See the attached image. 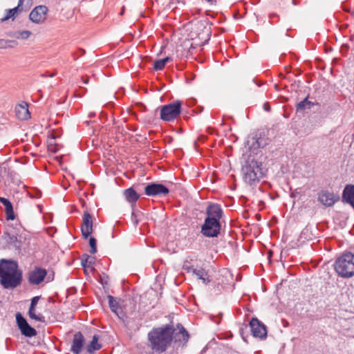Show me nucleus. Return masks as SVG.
<instances>
[{
	"label": "nucleus",
	"mask_w": 354,
	"mask_h": 354,
	"mask_svg": "<svg viewBox=\"0 0 354 354\" xmlns=\"http://www.w3.org/2000/svg\"><path fill=\"white\" fill-rule=\"evenodd\" d=\"M23 271L16 260L0 259V284L6 290H14L21 285Z\"/></svg>",
	"instance_id": "obj_1"
},
{
	"label": "nucleus",
	"mask_w": 354,
	"mask_h": 354,
	"mask_svg": "<svg viewBox=\"0 0 354 354\" xmlns=\"http://www.w3.org/2000/svg\"><path fill=\"white\" fill-rule=\"evenodd\" d=\"M148 340L151 349L156 353L165 352L174 342L173 322L160 327L153 328L148 333Z\"/></svg>",
	"instance_id": "obj_2"
},
{
	"label": "nucleus",
	"mask_w": 354,
	"mask_h": 354,
	"mask_svg": "<svg viewBox=\"0 0 354 354\" xmlns=\"http://www.w3.org/2000/svg\"><path fill=\"white\" fill-rule=\"evenodd\" d=\"M241 172L244 182L250 186L256 185L265 176L262 161L256 160L251 154L242 165Z\"/></svg>",
	"instance_id": "obj_3"
},
{
	"label": "nucleus",
	"mask_w": 354,
	"mask_h": 354,
	"mask_svg": "<svg viewBox=\"0 0 354 354\" xmlns=\"http://www.w3.org/2000/svg\"><path fill=\"white\" fill-rule=\"evenodd\" d=\"M334 268L337 275L343 279L354 276V252L344 251L335 260Z\"/></svg>",
	"instance_id": "obj_4"
},
{
	"label": "nucleus",
	"mask_w": 354,
	"mask_h": 354,
	"mask_svg": "<svg viewBox=\"0 0 354 354\" xmlns=\"http://www.w3.org/2000/svg\"><path fill=\"white\" fill-rule=\"evenodd\" d=\"M334 111V107L331 104L317 102L315 108L311 111L308 120L310 124L314 127L322 126L324 120L328 118Z\"/></svg>",
	"instance_id": "obj_5"
},
{
	"label": "nucleus",
	"mask_w": 354,
	"mask_h": 354,
	"mask_svg": "<svg viewBox=\"0 0 354 354\" xmlns=\"http://www.w3.org/2000/svg\"><path fill=\"white\" fill-rule=\"evenodd\" d=\"M183 102L179 100L160 107V118L164 122H172L183 113Z\"/></svg>",
	"instance_id": "obj_6"
},
{
	"label": "nucleus",
	"mask_w": 354,
	"mask_h": 354,
	"mask_svg": "<svg viewBox=\"0 0 354 354\" xmlns=\"http://www.w3.org/2000/svg\"><path fill=\"white\" fill-rule=\"evenodd\" d=\"M223 221L204 219L201 226V234L206 238H218L223 232Z\"/></svg>",
	"instance_id": "obj_7"
},
{
	"label": "nucleus",
	"mask_w": 354,
	"mask_h": 354,
	"mask_svg": "<svg viewBox=\"0 0 354 354\" xmlns=\"http://www.w3.org/2000/svg\"><path fill=\"white\" fill-rule=\"evenodd\" d=\"M169 192L165 185L158 181L148 183L144 187V194L149 197H165Z\"/></svg>",
	"instance_id": "obj_8"
},
{
	"label": "nucleus",
	"mask_w": 354,
	"mask_h": 354,
	"mask_svg": "<svg viewBox=\"0 0 354 354\" xmlns=\"http://www.w3.org/2000/svg\"><path fill=\"white\" fill-rule=\"evenodd\" d=\"M16 323L21 335L31 338L37 335V330L30 326L27 319L19 312L15 314Z\"/></svg>",
	"instance_id": "obj_9"
},
{
	"label": "nucleus",
	"mask_w": 354,
	"mask_h": 354,
	"mask_svg": "<svg viewBox=\"0 0 354 354\" xmlns=\"http://www.w3.org/2000/svg\"><path fill=\"white\" fill-rule=\"evenodd\" d=\"M248 326L252 335L260 339H266L268 336L266 326L257 317H252L249 322Z\"/></svg>",
	"instance_id": "obj_10"
},
{
	"label": "nucleus",
	"mask_w": 354,
	"mask_h": 354,
	"mask_svg": "<svg viewBox=\"0 0 354 354\" xmlns=\"http://www.w3.org/2000/svg\"><path fill=\"white\" fill-rule=\"evenodd\" d=\"M47 277V270L40 266H35L27 273V279L29 284L38 286L41 284Z\"/></svg>",
	"instance_id": "obj_11"
},
{
	"label": "nucleus",
	"mask_w": 354,
	"mask_h": 354,
	"mask_svg": "<svg viewBox=\"0 0 354 354\" xmlns=\"http://www.w3.org/2000/svg\"><path fill=\"white\" fill-rule=\"evenodd\" d=\"M206 216L205 218L223 221L222 219L224 216V212L221 205L218 203L214 202H208L205 209Z\"/></svg>",
	"instance_id": "obj_12"
},
{
	"label": "nucleus",
	"mask_w": 354,
	"mask_h": 354,
	"mask_svg": "<svg viewBox=\"0 0 354 354\" xmlns=\"http://www.w3.org/2000/svg\"><path fill=\"white\" fill-rule=\"evenodd\" d=\"M48 11L47 6L39 5L35 7L29 15V19L37 24H41L44 22Z\"/></svg>",
	"instance_id": "obj_13"
},
{
	"label": "nucleus",
	"mask_w": 354,
	"mask_h": 354,
	"mask_svg": "<svg viewBox=\"0 0 354 354\" xmlns=\"http://www.w3.org/2000/svg\"><path fill=\"white\" fill-rule=\"evenodd\" d=\"M93 232V218L91 214L85 211L82 216L81 225L82 236L84 239H88Z\"/></svg>",
	"instance_id": "obj_14"
},
{
	"label": "nucleus",
	"mask_w": 354,
	"mask_h": 354,
	"mask_svg": "<svg viewBox=\"0 0 354 354\" xmlns=\"http://www.w3.org/2000/svg\"><path fill=\"white\" fill-rule=\"evenodd\" d=\"M174 335L175 343H179L183 346H187L190 335L182 324L178 323L176 326H174Z\"/></svg>",
	"instance_id": "obj_15"
},
{
	"label": "nucleus",
	"mask_w": 354,
	"mask_h": 354,
	"mask_svg": "<svg viewBox=\"0 0 354 354\" xmlns=\"http://www.w3.org/2000/svg\"><path fill=\"white\" fill-rule=\"evenodd\" d=\"M86 347V339L82 332H76L73 337L70 351L73 354H81Z\"/></svg>",
	"instance_id": "obj_16"
},
{
	"label": "nucleus",
	"mask_w": 354,
	"mask_h": 354,
	"mask_svg": "<svg viewBox=\"0 0 354 354\" xmlns=\"http://www.w3.org/2000/svg\"><path fill=\"white\" fill-rule=\"evenodd\" d=\"M340 200L338 194L328 190H321L318 193V201L326 207H332Z\"/></svg>",
	"instance_id": "obj_17"
},
{
	"label": "nucleus",
	"mask_w": 354,
	"mask_h": 354,
	"mask_svg": "<svg viewBox=\"0 0 354 354\" xmlns=\"http://www.w3.org/2000/svg\"><path fill=\"white\" fill-rule=\"evenodd\" d=\"M41 296H35L30 299V304L28 310V315L30 319L39 322L41 323L46 322L45 317L41 313H36V308Z\"/></svg>",
	"instance_id": "obj_18"
},
{
	"label": "nucleus",
	"mask_w": 354,
	"mask_h": 354,
	"mask_svg": "<svg viewBox=\"0 0 354 354\" xmlns=\"http://www.w3.org/2000/svg\"><path fill=\"white\" fill-rule=\"evenodd\" d=\"M341 201L349 205L354 210V184H346L342 190Z\"/></svg>",
	"instance_id": "obj_19"
},
{
	"label": "nucleus",
	"mask_w": 354,
	"mask_h": 354,
	"mask_svg": "<svg viewBox=\"0 0 354 354\" xmlns=\"http://www.w3.org/2000/svg\"><path fill=\"white\" fill-rule=\"evenodd\" d=\"M309 97L310 95L308 94L301 101L296 104L295 109L297 113H301L304 115L305 113H307V111H310L312 109H313L315 108V104H317V102L310 101L308 100Z\"/></svg>",
	"instance_id": "obj_20"
},
{
	"label": "nucleus",
	"mask_w": 354,
	"mask_h": 354,
	"mask_svg": "<svg viewBox=\"0 0 354 354\" xmlns=\"http://www.w3.org/2000/svg\"><path fill=\"white\" fill-rule=\"evenodd\" d=\"M0 203L5 207L6 219L7 221H13L16 218V214L14 212L13 205L11 201L6 198L0 196Z\"/></svg>",
	"instance_id": "obj_21"
},
{
	"label": "nucleus",
	"mask_w": 354,
	"mask_h": 354,
	"mask_svg": "<svg viewBox=\"0 0 354 354\" xmlns=\"http://www.w3.org/2000/svg\"><path fill=\"white\" fill-rule=\"evenodd\" d=\"M100 336L95 334L92 339L86 344V352L84 354H95L96 351L100 350L102 347V344L99 342Z\"/></svg>",
	"instance_id": "obj_22"
},
{
	"label": "nucleus",
	"mask_w": 354,
	"mask_h": 354,
	"mask_svg": "<svg viewBox=\"0 0 354 354\" xmlns=\"http://www.w3.org/2000/svg\"><path fill=\"white\" fill-rule=\"evenodd\" d=\"M17 240V235L12 234L8 231H5L0 238V245L3 250L11 249L14 241Z\"/></svg>",
	"instance_id": "obj_23"
},
{
	"label": "nucleus",
	"mask_w": 354,
	"mask_h": 354,
	"mask_svg": "<svg viewBox=\"0 0 354 354\" xmlns=\"http://www.w3.org/2000/svg\"><path fill=\"white\" fill-rule=\"evenodd\" d=\"M123 195L127 202L131 204V206L136 205V202L140 198V195L133 187L124 189L123 191Z\"/></svg>",
	"instance_id": "obj_24"
},
{
	"label": "nucleus",
	"mask_w": 354,
	"mask_h": 354,
	"mask_svg": "<svg viewBox=\"0 0 354 354\" xmlns=\"http://www.w3.org/2000/svg\"><path fill=\"white\" fill-rule=\"evenodd\" d=\"M15 112L16 117L21 120H26L30 118V113L28 111V103L24 102V104H17L15 106Z\"/></svg>",
	"instance_id": "obj_25"
},
{
	"label": "nucleus",
	"mask_w": 354,
	"mask_h": 354,
	"mask_svg": "<svg viewBox=\"0 0 354 354\" xmlns=\"http://www.w3.org/2000/svg\"><path fill=\"white\" fill-rule=\"evenodd\" d=\"M245 146H247V145L248 146L250 154L251 153L257 154L259 149L262 148V147L260 145L259 142L258 141V140L255 139V138H254V133H251L248 136V139L245 142Z\"/></svg>",
	"instance_id": "obj_26"
},
{
	"label": "nucleus",
	"mask_w": 354,
	"mask_h": 354,
	"mask_svg": "<svg viewBox=\"0 0 354 354\" xmlns=\"http://www.w3.org/2000/svg\"><path fill=\"white\" fill-rule=\"evenodd\" d=\"M107 299L109 300V306L111 310L120 319H121L120 313L118 312V310L121 309V307L119 303L116 301V298L111 295H109L107 296Z\"/></svg>",
	"instance_id": "obj_27"
},
{
	"label": "nucleus",
	"mask_w": 354,
	"mask_h": 354,
	"mask_svg": "<svg viewBox=\"0 0 354 354\" xmlns=\"http://www.w3.org/2000/svg\"><path fill=\"white\" fill-rule=\"evenodd\" d=\"M254 138L257 139L262 148L266 147L269 144V138L266 136L264 131H257L254 132Z\"/></svg>",
	"instance_id": "obj_28"
},
{
	"label": "nucleus",
	"mask_w": 354,
	"mask_h": 354,
	"mask_svg": "<svg viewBox=\"0 0 354 354\" xmlns=\"http://www.w3.org/2000/svg\"><path fill=\"white\" fill-rule=\"evenodd\" d=\"M22 10H21V8H19L17 6L13 8H11V9H8V10H6V16L3 18H2L1 20L2 22L6 21L8 20L9 19H12V20H13L16 18L17 15Z\"/></svg>",
	"instance_id": "obj_29"
},
{
	"label": "nucleus",
	"mask_w": 354,
	"mask_h": 354,
	"mask_svg": "<svg viewBox=\"0 0 354 354\" xmlns=\"http://www.w3.org/2000/svg\"><path fill=\"white\" fill-rule=\"evenodd\" d=\"M193 274L196 275L198 279L201 280L205 284H208L210 282V279L207 277L208 274L203 268L193 271Z\"/></svg>",
	"instance_id": "obj_30"
},
{
	"label": "nucleus",
	"mask_w": 354,
	"mask_h": 354,
	"mask_svg": "<svg viewBox=\"0 0 354 354\" xmlns=\"http://www.w3.org/2000/svg\"><path fill=\"white\" fill-rule=\"evenodd\" d=\"M32 32L30 30H21V31H15L12 34H10V35L15 37L16 39H27Z\"/></svg>",
	"instance_id": "obj_31"
},
{
	"label": "nucleus",
	"mask_w": 354,
	"mask_h": 354,
	"mask_svg": "<svg viewBox=\"0 0 354 354\" xmlns=\"http://www.w3.org/2000/svg\"><path fill=\"white\" fill-rule=\"evenodd\" d=\"M88 239V244L90 246V253L91 254H95L97 252V239L94 237L90 235Z\"/></svg>",
	"instance_id": "obj_32"
},
{
	"label": "nucleus",
	"mask_w": 354,
	"mask_h": 354,
	"mask_svg": "<svg viewBox=\"0 0 354 354\" xmlns=\"http://www.w3.org/2000/svg\"><path fill=\"white\" fill-rule=\"evenodd\" d=\"M22 241L17 238L16 241H14L12 248L15 250V253L18 255H23L22 254Z\"/></svg>",
	"instance_id": "obj_33"
},
{
	"label": "nucleus",
	"mask_w": 354,
	"mask_h": 354,
	"mask_svg": "<svg viewBox=\"0 0 354 354\" xmlns=\"http://www.w3.org/2000/svg\"><path fill=\"white\" fill-rule=\"evenodd\" d=\"M166 66L162 59H156L153 64V69L156 71L162 70Z\"/></svg>",
	"instance_id": "obj_34"
},
{
	"label": "nucleus",
	"mask_w": 354,
	"mask_h": 354,
	"mask_svg": "<svg viewBox=\"0 0 354 354\" xmlns=\"http://www.w3.org/2000/svg\"><path fill=\"white\" fill-rule=\"evenodd\" d=\"M239 334L243 339V340L248 344V337H249L248 331V326L243 325L239 328Z\"/></svg>",
	"instance_id": "obj_35"
},
{
	"label": "nucleus",
	"mask_w": 354,
	"mask_h": 354,
	"mask_svg": "<svg viewBox=\"0 0 354 354\" xmlns=\"http://www.w3.org/2000/svg\"><path fill=\"white\" fill-rule=\"evenodd\" d=\"M28 195L32 198H39L41 197V192L37 188H33L28 192Z\"/></svg>",
	"instance_id": "obj_36"
},
{
	"label": "nucleus",
	"mask_w": 354,
	"mask_h": 354,
	"mask_svg": "<svg viewBox=\"0 0 354 354\" xmlns=\"http://www.w3.org/2000/svg\"><path fill=\"white\" fill-rule=\"evenodd\" d=\"M109 279V276L105 273H102V275L100 276V278L98 280V281L103 286L104 288H105V286L108 284Z\"/></svg>",
	"instance_id": "obj_37"
},
{
	"label": "nucleus",
	"mask_w": 354,
	"mask_h": 354,
	"mask_svg": "<svg viewBox=\"0 0 354 354\" xmlns=\"http://www.w3.org/2000/svg\"><path fill=\"white\" fill-rule=\"evenodd\" d=\"M188 263V261H185L183 266V269L184 270H186L187 272H192L193 273V271L194 270H197V269L194 268L192 266H189L187 265Z\"/></svg>",
	"instance_id": "obj_38"
},
{
	"label": "nucleus",
	"mask_w": 354,
	"mask_h": 354,
	"mask_svg": "<svg viewBox=\"0 0 354 354\" xmlns=\"http://www.w3.org/2000/svg\"><path fill=\"white\" fill-rule=\"evenodd\" d=\"M135 106L140 111L145 112L147 111V106L142 102H136Z\"/></svg>",
	"instance_id": "obj_39"
},
{
	"label": "nucleus",
	"mask_w": 354,
	"mask_h": 354,
	"mask_svg": "<svg viewBox=\"0 0 354 354\" xmlns=\"http://www.w3.org/2000/svg\"><path fill=\"white\" fill-rule=\"evenodd\" d=\"M95 258L93 257V260H91V259H87V262L84 264V262H81V265L82 267H88V268H91L92 267L93 265L95 264Z\"/></svg>",
	"instance_id": "obj_40"
},
{
	"label": "nucleus",
	"mask_w": 354,
	"mask_h": 354,
	"mask_svg": "<svg viewBox=\"0 0 354 354\" xmlns=\"http://www.w3.org/2000/svg\"><path fill=\"white\" fill-rule=\"evenodd\" d=\"M349 50V46L348 44H343L340 48V52L343 55H346Z\"/></svg>",
	"instance_id": "obj_41"
},
{
	"label": "nucleus",
	"mask_w": 354,
	"mask_h": 354,
	"mask_svg": "<svg viewBox=\"0 0 354 354\" xmlns=\"http://www.w3.org/2000/svg\"><path fill=\"white\" fill-rule=\"evenodd\" d=\"M13 43L12 40L0 39V48H7L6 44Z\"/></svg>",
	"instance_id": "obj_42"
},
{
	"label": "nucleus",
	"mask_w": 354,
	"mask_h": 354,
	"mask_svg": "<svg viewBox=\"0 0 354 354\" xmlns=\"http://www.w3.org/2000/svg\"><path fill=\"white\" fill-rule=\"evenodd\" d=\"M87 259L93 260V257L89 256L86 253L83 254L82 255L81 262H84V264H85L87 262Z\"/></svg>",
	"instance_id": "obj_43"
},
{
	"label": "nucleus",
	"mask_w": 354,
	"mask_h": 354,
	"mask_svg": "<svg viewBox=\"0 0 354 354\" xmlns=\"http://www.w3.org/2000/svg\"><path fill=\"white\" fill-rule=\"evenodd\" d=\"M54 278H55V272L53 271H52L50 273L48 274V272H47V277H46L45 279H46V283H48L50 281H52L54 280Z\"/></svg>",
	"instance_id": "obj_44"
},
{
	"label": "nucleus",
	"mask_w": 354,
	"mask_h": 354,
	"mask_svg": "<svg viewBox=\"0 0 354 354\" xmlns=\"http://www.w3.org/2000/svg\"><path fill=\"white\" fill-rule=\"evenodd\" d=\"M86 92V88L84 87H80L79 90L76 92L77 97H82Z\"/></svg>",
	"instance_id": "obj_45"
},
{
	"label": "nucleus",
	"mask_w": 354,
	"mask_h": 354,
	"mask_svg": "<svg viewBox=\"0 0 354 354\" xmlns=\"http://www.w3.org/2000/svg\"><path fill=\"white\" fill-rule=\"evenodd\" d=\"M218 318V321H216L214 320V315H211L210 317H211V319L212 321H214V322H216L217 324H218L223 317V313H218V315H217Z\"/></svg>",
	"instance_id": "obj_46"
},
{
	"label": "nucleus",
	"mask_w": 354,
	"mask_h": 354,
	"mask_svg": "<svg viewBox=\"0 0 354 354\" xmlns=\"http://www.w3.org/2000/svg\"><path fill=\"white\" fill-rule=\"evenodd\" d=\"M196 77V75L193 73H190L189 75L186 77V82L187 83H190L192 81H193Z\"/></svg>",
	"instance_id": "obj_47"
},
{
	"label": "nucleus",
	"mask_w": 354,
	"mask_h": 354,
	"mask_svg": "<svg viewBox=\"0 0 354 354\" xmlns=\"http://www.w3.org/2000/svg\"><path fill=\"white\" fill-rule=\"evenodd\" d=\"M203 106H198L195 108L194 110H193V111L197 114L201 113V112H203Z\"/></svg>",
	"instance_id": "obj_48"
},
{
	"label": "nucleus",
	"mask_w": 354,
	"mask_h": 354,
	"mask_svg": "<svg viewBox=\"0 0 354 354\" xmlns=\"http://www.w3.org/2000/svg\"><path fill=\"white\" fill-rule=\"evenodd\" d=\"M207 136L205 135H201L198 137L197 140L201 142H204L205 140H207Z\"/></svg>",
	"instance_id": "obj_49"
},
{
	"label": "nucleus",
	"mask_w": 354,
	"mask_h": 354,
	"mask_svg": "<svg viewBox=\"0 0 354 354\" xmlns=\"http://www.w3.org/2000/svg\"><path fill=\"white\" fill-rule=\"evenodd\" d=\"M205 13V15L209 16L212 18H214L216 17V14L211 10H206Z\"/></svg>",
	"instance_id": "obj_50"
},
{
	"label": "nucleus",
	"mask_w": 354,
	"mask_h": 354,
	"mask_svg": "<svg viewBox=\"0 0 354 354\" xmlns=\"http://www.w3.org/2000/svg\"><path fill=\"white\" fill-rule=\"evenodd\" d=\"M77 183L80 187V189L82 190L83 189V185L86 184V182L83 180H79L77 181Z\"/></svg>",
	"instance_id": "obj_51"
},
{
	"label": "nucleus",
	"mask_w": 354,
	"mask_h": 354,
	"mask_svg": "<svg viewBox=\"0 0 354 354\" xmlns=\"http://www.w3.org/2000/svg\"><path fill=\"white\" fill-rule=\"evenodd\" d=\"M211 35H212V31L209 29L208 30V32H207V39L203 43V45H205V44H208V41H209V40L210 39V37H211Z\"/></svg>",
	"instance_id": "obj_52"
},
{
	"label": "nucleus",
	"mask_w": 354,
	"mask_h": 354,
	"mask_svg": "<svg viewBox=\"0 0 354 354\" xmlns=\"http://www.w3.org/2000/svg\"><path fill=\"white\" fill-rule=\"evenodd\" d=\"M263 109L266 111H270L271 110V106H270V105L269 104L268 102L264 103V104H263Z\"/></svg>",
	"instance_id": "obj_53"
},
{
	"label": "nucleus",
	"mask_w": 354,
	"mask_h": 354,
	"mask_svg": "<svg viewBox=\"0 0 354 354\" xmlns=\"http://www.w3.org/2000/svg\"><path fill=\"white\" fill-rule=\"evenodd\" d=\"M25 3H26V10H28L31 5H32V0H25Z\"/></svg>",
	"instance_id": "obj_54"
},
{
	"label": "nucleus",
	"mask_w": 354,
	"mask_h": 354,
	"mask_svg": "<svg viewBox=\"0 0 354 354\" xmlns=\"http://www.w3.org/2000/svg\"><path fill=\"white\" fill-rule=\"evenodd\" d=\"M325 53H328L333 50V48L330 46L325 45L324 46Z\"/></svg>",
	"instance_id": "obj_55"
},
{
	"label": "nucleus",
	"mask_w": 354,
	"mask_h": 354,
	"mask_svg": "<svg viewBox=\"0 0 354 354\" xmlns=\"http://www.w3.org/2000/svg\"><path fill=\"white\" fill-rule=\"evenodd\" d=\"M25 2V0H19L18 4L17 7L21 8V10H23V4Z\"/></svg>",
	"instance_id": "obj_56"
},
{
	"label": "nucleus",
	"mask_w": 354,
	"mask_h": 354,
	"mask_svg": "<svg viewBox=\"0 0 354 354\" xmlns=\"http://www.w3.org/2000/svg\"><path fill=\"white\" fill-rule=\"evenodd\" d=\"M25 2V0H19L18 4L17 7L21 8V10H23V4Z\"/></svg>",
	"instance_id": "obj_57"
},
{
	"label": "nucleus",
	"mask_w": 354,
	"mask_h": 354,
	"mask_svg": "<svg viewBox=\"0 0 354 354\" xmlns=\"http://www.w3.org/2000/svg\"><path fill=\"white\" fill-rule=\"evenodd\" d=\"M13 41V43H8L6 44V46H7V48H13L14 46H15L17 45V41H15V40H12Z\"/></svg>",
	"instance_id": "obj_58"
},
{
	"label": "nucleus",
	"mask_w": 354,
	"mask_h": 354,
	"mask_svg": "<svg viewBox=\"0 0 354 354\" xmlns=\"http://www.w3.org/2000/svg\"><path fill=\"white\" fill-rule=\"evenodd\" d=\"M207 133H209V134H213V133H215L216 129H214L213 127H208V128L207 129Z\"/></svg>",
	"instance_id": "obj_59"
},
{
	"label": "nucleus",
	"mask_w": 354,
	"mask_h": 354,
	"mask_svg": "<svg viewBox=\"0 0 354 354\" xmlns=\"http://www.w3.org/2000/svg\"><path fill=\"white\" fill-rule=\"evenodd\" d=\"M163 61H165V63L167 64L168 62L172 60V57L170 56H167L164 58H162Z\"/></svg>",
	"instance_id": "obj_60"
},
{
	"label": "nucleus",
	"mask_w": 354,
	"mask_h": 354,
	"mask_svg": "<svg viewBox=\"0 0 354 354\" xmlns=\"http://www.w3.org/2000/svg\"><path fill=\"white\" fill-rule=\"evenodd\" d=\"M188 103H189V106H193L196 103V99L193 98V99L189 100Z\"/></svg>",
	"instance_id": "obj_61"
},
{
	"label": "nucleus",
	"mask_w": 354,
	"mask_h": 354,
	"mask_svg": "<svg viewBox=\"0 0 354 354\" xmlns=\"http://www.w3.org/2000/svg\"><path fill=\"white\" fill-rule=\"evenodd\" d=\"M165 140H167V143L171 144L174 141V138L171 136H168L165 138Z\"/></svg>",
	"instance_id": "obj_62"
},
{
	"label": "nucleus",
	"mask_w": 354,
	"mask_h": 354,
	"mask_svg": "<svg viewBox=\"0 0 354 354\" xmlns=\"http://www.w3.org/2000/svg\"><path fill=\"white\" fill-rule=\"evenodd\" d=\"M82 82H83L84 84H88V83L89 78H88V77H82Z\"/></svg>",
	"instance_id": "obj_63"
},
{
	"label": "nucleus",
	"mask_w": 354,
	"mask_h": 354,
	"mask_svg": "<svg viewBox=\"0 0 354 354\" xmlns=\"http://www.w3.org/2000/svg\"><path fill=\"white\" fill-rule=\"evenodd\" d=\"M122 91H121V93L120 91H118V93H116L115 94V98H118L120 96H122L123 94H124V89H122Z\"/></svg>",
	"instance_id": "obj_64"
}]
</instances>
